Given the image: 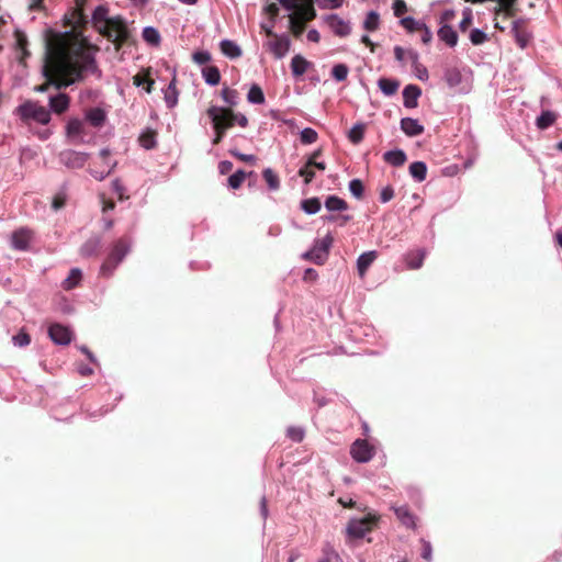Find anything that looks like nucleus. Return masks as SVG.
Returning <instances> with one entry per match:
<instances>
[{"label": "nucleus", "instance_id": "f257e3e1", "mask_svg": "<svg viewBox=\"0 0 562 562\" xmlns=\"http://www.w3.org/2000/svg\"><path fill=\"white\" fill-rule=\"evenodd\" d=\"M88 0H75V7L65 15L67 32L49 30L46 36L45 72L61 78L60 85L70 86L83 81L88 76L101 78L95 54L99 47L89 42L82 30L88 24L83 9Z\"/></svg>", "mask_w": 562, "mask_h": 562}, {"label": "nucleus", "instance_id": "f03ea898", "mask_svg": "<svg viewBox=\"0 0 562 562\" xmlns=\"http://www.w3.org/2000/svg\"><path fill=\"white\" fill-rule=\"evenodd\" d=\"M108 13L109 9L105 5H98L92 13V24L101 35L113 42L115 49L119 50L130 44L131 32L122 16L109 18Z\"/></svg>", "mask_w": 562, "mask_h": 562}, {"label": "nucleus", "instance_id": "7ed1b4c3", "mask_svg": "<svg viewBox=\"0 0 562 562\" xmlns=\"http://www.w3.org/2000/svg\"><path fill=\"white\" fill-rule=\"evenodd\" d=\"M131 240L127 237L119 238L112 246L108 257L100 268V274L109 278L112 276L116 267L122 262L124 257L130 251Z\"/></svg>", "mask_w": 562, "mask_h": 562}, {"label": "nucleus", "instance_id": "20e7f679", "mask_svg": "<svg viewBox=\"0 0 562 562\" xmlns=\"http://www.w3.org/2000/svg\"><path fill=\"white\" fill-rule=\"evenodd\" d=\"M16 115L26 124L35 121L40 124L46 125L50 121V112L43 105L33 101H26L15 109Z\"/></svg>", "mask_w": 562, "mask_h": 562}, {"label": "nucleus", "instance_id": "39448f33", "mask_svg": "<svg viewBox=\"0 0 562 562\" xmlns=\"http://www.w3.org/2000/svg\"><path fill=\"white\" fill-rule=\"evenodd\" d=\"M379 517L369 514L361 519H351L346 528L347 537L350 541L363 538L368 532H371L376 526Z\"/></svg>", "mask_w": 562, "mask_h": 562}, {"label": "nucleus", "instance_id": "423d86ee", "mask_svg": "<svg viewBox=\"0 0 562 562\" xmlns=\"http://www.w3.org/2000/svg\"><path fill=\"white\" fill-rule=\"evenodd\" d=\"M207 115L212 120L213 125L218 123L223 131H227L235 125L236 113L231 108H220L212 105L207 109Z\"/></svg>", "mask_w": 562, "mask_h": 562}, {"label": "nucleus", "instance_id": "0eeeda50", "mask_svg": "<svg viewBox=\"0 0 562 562\" xmlns=\"http://www.w3.org/2000/svg\"><path fill=\"white\" fill-rule=\"evenodd\" d=\"M350 454L355 461L366 463L374 457L375 448L366 439H357L350 447Z\"/></svg>", "mask_w": 562, "mask_h": 562}, {"label": "nucleus", "instance_id": "6e6552de", "mask_svg": "<svg viewBox=\"0 0 562 562\" xmlns=\"http://www.w3.org/2000/svg\"><path fill=\"white\" fill-rule=\"evenodd\" d=\"M89 159L86 153L66 149L59 153V161L69 169L82 168Z\"/></svg>", "mask_w": 562, "mask_h": 562}, {"label": "nucleus", "instance_id": "1a4fd4ad", "mask_svg": "<svg viewBox=\"0 0 562 562\" xmlns=\"http://www.w3.org/2000/svg\"><path fill=\"white\" fill-rule=\"evenodd\" d=\"M50 339L58 345H69L71 341V330L61 324H52L48 328Z\"/></svg>", "mask_w": 562, "mask_h": 562}, {"label": "nucleus", "instance_id": "9d476101", "mask_svg": "<svg viewBox=\"0 0 562 562\" xmlns=\"http://www.w3.org/2000/svg\"><path fill=\"white\" fill-rule=\"evenodd\" d=\"M270 52L276 58L280 59L285 56L290 49V40L284 36L273 35V40L268 43Z\"/></svg>", "mask_w": 562, "mask_h": 562}, {"label": "nucleus", "instance_id": "9b49d317", "mask_svg": "<svg viewBox=\"0 0 562 562\" xmlns=\"http://www.w3.org/2000/svg\"><path fill=\"white\" fill-rule=\"evenodd\" d=\"M329 29L338 36L344 37L350 33L349 24L340 19L337 14H330L326 18Z\"/></svg>", "mask_w": 562, "mask_h": 562}, {"label": "nucleus", "instance_id": "f8f14e48", "mask_svg": "<svg viewBox=\"0 0 562 562\" xmlns=\"http://www.w3.org/2000/svg\"><path fill=\"white\" fill-rule=\"evenodd\" d=\"M102 248V238L100 236H92L87 239L80 248V254L83 257L98 256Z\"/></svg>", "mask_w": 562, "mask_h": 562}, {"label": "nucleus", "instance_id": "ddd939ff", "mask_svg": "<svg viewBox=\"0 0 562 562\" xmlns=\"http://www.w3.org/2000/svg\"><path fill=\"white\" fill-rule=\"evenodd\" d=\"M32 239V232L20 228L12 234V245L15 249L25 250Z\"/></svg>", "mask_w": 562, "mask_h": 562}, {"label": "nucleus", "instance_id": "4468645a", "mask_svg": "<svg viewBox=\"0 0 562 562\" xmlns=\"http://www.w3.org/2000/svg\"><path fill=\"white\" fill-rule=\"evenodd\" d=\"M422 94L418 86L408 85L403 90L404 105L408 109H414L418 105L417 100Z\"/></svg>", "mask_w": 562, "mask_h": 562}, {"label": "nucleus", "instance_id": "2eb2a0df", "mask_svg": "<svg viewBox=\"0 0 562 562\" xmlns=\"http://www.w3.org/2000/svg\"><path fill=\"white\" fill-rule=\"evenodd\" d=\"M512 31L514 33L516 43L519 45L520 48H525L528 45L531 35L524 26V22L515 21Z\"/></svg>", "mask_w": 562, "mask_h": 562}, {"label": "nucleus", "instance_id": "dca6fc26", "mask_svg": "<svg viewBox=\"0 0 562 562\" xmlns=\"http://www.w3.org/2000/svg\"><path fill=\"white\" fill-rule=\"evenodd\" d=\"M394 513L397 519L407 528L414 529L416 527V517L409 510L408 506L403 505L394 507Z\"/></svg>", "mask_w": 562, "mask_h": 562}, {"label": "nucleus", "instance_id": "f3484780", "mask_svg": "<svg viewBox=\"0 0 562 562\" xmlns=\"http://www.w3.org/2000/svg\"><path fill=\"white\" fill-rule=\"evenodd\" d=\"M402 131L409 137L418 136L424 133V126L412 117H404L401 120Z\"/></svg>", "mask_w": 562, "mask_h": 562}, {"label": "nucleus", "instance_id": "a211bd4d", "mask_svg": "<svg viewBox=\"0 0 562 562\" xmlns=\"http://www.w3.org/2000/svg\"><path fill=\"white\" fill-rule=\"evenodd\" d=\"M378 258V252L375 250L363 252L359 256L357 260V269L358 273L361 278H363L369 269V267L373 263V261Z\"/></svg>", "mask_w": 562, "mask_h": 562}, {"label": "nucleus", "instance_id": "6ab92c4d", "mask_svg": "<svg viewBox=\"0 0 562 562\" xmlns=\"http://www.w3.org/2000/svg\"><path fill=\"white\" fill-rule=\"evenodd\" d=\"M69 103L70 98L66 93H59L49 98V106L57 114L66 112L69 108Z\"/></svg>", "mask_w": 562, "mask_h": 562}, {"label": "nucleus", "instance_id": "aec40b11", "mask_svg": "<svg viewBox=\"0 0 562 562\" xmlns=\"http://www.w3.org/2000/svg\"><path fill=\"white\" fill-rule=\"evenodd\" d=\"M110 156V150L109 149H102L100 151V157L104 160V164L106 165L108 169H102V170H94V169H91L90 170V173L91 176L99 180V181H102L103 179H105L111 172L112 170L114 169V167L116 166V162H113L112 165L108 161V158Z\"/></svg>", "mask_w": 562, "mask_h": 562}, {"label": "nucleus", "instance_id": "412c9836", "mask_svg": "<svg viewBox=\"0 0 562 562\" xmlns=\"http://www.w3.org/2000/svg\"><path fill=\"white\" fill-rule=\"evenodd\" d=\"M426 252L423 249L412 250L406 254L405 261L408 269L415 270L423 266Z\"/></svg>", "mask_w": 562, "mask_h": 562}, {"label": "nucleus", "instance_id": "4be33fe9", "mask_svg": "<svg viewBox=\"0 0 562 562\" xmlns=\"http://www.w3.org/2000/svg\"><path fill=\"white\" fill-rule=\"evenodd\" d=\"M438 37L450 47H453L458 43L457 32L447 24H443L438 31Z\"/></svg>", "mask_w": 562, "mask_h": 562}, {"label": "nucleus", "instance_id": "5701e85b", "mask_svg": "<svg viewBox=\"0 0 562 562\" xmlns=\"http://www.w3.org/2000/svg\"><path fill=\"white\" fill-rule=\"evenodd\" d=\"M311 63L307 61L303 56L295 55L293 56L291 60V70L294 77H301L303 76L307 68L310 67Z\"/></svg>", "mask_w": 562, "mask_h": 562}, {"label": "nucleus", "instance_id": "b1692460", "mask_svg": "<svg viewBox=\"0 0 562 562\" xmlns=\"http://www.w3.org/2000/svg\"><path fill=\"white\" fill-rule=\"evenodd\" d=\"M383 159L385 162L400 167L403 166L406 161V155L403 150L396 149V150H389L384 153Z\"/></svg>", "mask_w": 562, "mask_h": 562}, {"label": "nucleus", "instance_id": "393cba45", "mask_svg": "<svg viewBox=\"0 0 562 562\" xmlns=\"http://www.w3.org/2000/svg\"><path fill=\"white\" fill-rule=\"evenodd\" d=\"M221 52L229 58H238L241 56V49L239 46L229 40H223L220 44Z\"/></svg>", "mask_w": 562, "mask_h": 562}, {"label": "nucleus", "instance_id": "a878e982", "mask_svg": "<svg viewBox=\"0 0 562 562\" xmlns=\"http://www.w3.org/2000/svg\"><path fill=\"white\" fill-rule=\"evenodd\" d=\"M325 207L330 212L346 211L348 203L337 195H329L325 201Z\"/></svg>", "mask_w": 562, "mask_h": 562}, {"label": "nucleus", "instance_id": "bb28decb", "mask_svg": "<svg viewBox=\"0 0 562 562\" xmlns=\"http://www.w3.org/2000/svg\"><path fill=\"white\" fill-rule=\"evenodd\" d=\"M292 16H300L303 22H310L315 19L316 12L312 3L296 7V12Z\"/></svg>", "mask_w": 562, "mask_h": 562}, {"label": "nucleus", "instance_id": "cd10ccee", "mask_svg": "<svg viewBox=\"0 0 562 562\" xmlns=\"http://www.w3.org/2000/svg\"><path fill=\"white\" fill-rule=\"evenodd\" d=\"M202 76L204 80L211 86H216L221 81V74L216 66H207L203 68Z\"/></svg>", "mask_w": 562, "mask_h": 562}, {"label": "nucleus", "instance_id": "c85d7f7f", "mask_svg": "<svg viewBox=\"0 0 562 562\" xmlns=\"http://www.w3.org/2000/svg\"><path fill=\"white\" fill-rule=\"evenodd\" d=\"M66 130L69 137L82 136L85 134V122L79 119H71Z\"/></svg>", "mask_w": 562, "mask_h": 562}, {"label": "nucleus", "instance_id": "c756f323", "mask_svg": "<svg viewBox=\"0 0 562 562\" xmlns=\"http://www.w3.org/2000/svg\"><path fill=\"white\" fill-rule=\"evenodd\" d=\"M157 133L154 130H147L140 134L138 142L145 149H153L157 146Z\"/></svg>", "mask_w": 562, "mask_h": 562}, {"label": "nucleus", "instance_id": "7c9ffc66", "mask_svg": "<svg viewBox=\"0 0 562 562\" xmlns=\"http://www.w3.org/2000/svg\"><path fill=\"white\" fill-rule=\"evenodd\" d=\"M409 173L418 182L424 181L426 179V175H427L426 164L423 161H415V162L411 164Z\"/></svg>", "mask_w": 562, "mask_h": 562}, {"label": "nucleus", "instance_id": "2f4dec72", "mask_svg": "<svg viewBox=\"0 0 562 562\" xmlns=\"http://www.w3.org/2000/svg\"><path fill=\"white\" fill-rule=\"evenodd\" d=\"M379 88L385 95H393L397 92L400 82L397 80L381 78L378 81Z\"/></svg>", "mask_w": 562, "mask_h": 562}, {"label": "nucleus", "instance_id": "473e14b6", "mask_svg": "<svg viewBox=\"0 0 562 562\" xmlns=\"http://www.w3.org/2000/svg\"><path fill=\"white\" fill-rule=\"evenodd\" d=\"M557 120V114L552 111H543L540 116L537 117L536 125L539 130H546L550 127Z\"/></svg>", "mask_w": 562, "mask_h": 562}, {"label": "nucleus", "instance_id": "72a5a7b5", "mask_svg": "<svg viewBox=\"0 0 562 562\" xmlns=\"http://www.w3.org/2000/svg\"><path fill=\"white\" fill-rule=\"evenodd\" d=\"M87 120L94 127H100L105 121V113L99 108L91 109L87 114Z\"/></svg>", "mask_w": 562, "mask_h": 562}, {"label": "nucleus", "instance_id": "f704fd0d", "mask_svg": "<svg viewBox=\"0 0 562 562\" xmlns=\"http://www.w3.org/2000/svg\"><path fill=\"white\" fill-rule=\"evenodd\" d=\"M82 273L81 270L78 268H74L70 270L69 276L64 281L63 286L65 290H71L76 288L79 282L81 281Z\"/></svg>", "mask_w": 562, "mask_h": 562}, {"label": "nucleus", "instance_id": "c9c22d12", "mask_svg": "<svg viewBox=\"0 0 562 562\" xmlns=\"http://www.w3.org/2000/svg\"><path fill=\"white\" fill-rule=\"evenodd\" d=\"M303 258L306 260H311L316 265H323L326 261L327 256L319 250V246H314L311 250L306 251L303 255Z\"/></svg>", "mask_w": 562, "mask_h": 562}, {"label": "nucleus", "instance_id": "e433bc0d", "mask_svg": "<svg viewBox=\"0 0 562 562\" xmlns=\"http://www.w3.org/2000/svg\"><path fill=\"white\" fill-rule=\"evenodd\" d=\"M262 177L267 182L270 190H278L280 188V179L278 175L270 168H267L262 171Z\"/></svg>", "mask_w": 562, "mask_h": 562}, {"label": "nucleus", "instance_id": "4c0bfd02", "mask_svg": "<svg viewBox=\"0 0 562 562\" xmlns=\"http://www.w3.org/2000/svg\"><path fill=\"white\" fill-rule=\"evenodd\" d=\"M247 100L254 104H262L265 102V94L258 85H252L248 91Z\"/></svg>", "mask_w": 562, "mask_h": 562}, {"label": "nucleus", "instance_id": "58836bf2", "mask_svg": "<svg viewBox=\"0 0 562 562\" xmlns=\"http://www.w3.org/2000/svg\"><path fill=\"white\" fill-rule=\"evenodd\" d=\"M301 207L307 214H316L321 210L322 203L318 198H311L303 200L301 203Z\"/></svg>", "mask_w": 562, "mask_h": 562}, {"label": "nucleus", "instance_id": "ea45409f", "mask_svg": "<svg viewBox=\"0 0 562 562\" xmlns=\"http://www.w3.org/2000/svg\"><path fill=\"white\" fill-rule=\"evenodd\" d=\"M366 125L362 123L356 124L348 133V138L352 144H359L364 136Z\"/></svg>", "mask_w": 562, "mask_h": 562}, {"label": "nucleus", "instance_id": "a19ab883", "mask_svg": "<svg viewBox=\"0 0 562 562\" xmlns=\"http://www.w3.org/2000/svg\"><path fill=\"white\" fill-rule=\"evenodd\" d=\"M143 38L148 44H151L154 46L159 45L160 43V34L159 32L151 26H147L143 30Z\"/></svg>", "mask_w": 562, "mask_h": 562}, {"label": "nucleus", "instance_id": "79ce46f5", "mask_svg": "<svg viewBox=\"0 0 562 562\" xmlns=\"http://www.w3.org/2000/svg\"><path fill=\"white\" fill-rule=\"evenodd\" d=\"M246 176L247 175L244 170H237L232 176H229V178L227 180L228 187L234 190L239 189L241 187L243 182L245 181Z\"/></svg>", "mask_w": 562, "mask_h": 562}, {"label": "nucleus", "instance_id": "37998d69", "mask_svg": "<svg viewBox=\"0 0 562 562\" xmlns=\"http://www.w3.org/2000/svg\"><path fill=\"white\" fill-rule=\"evenodd\" d=\"M133 81L137 87L146 85L145 90L148 93L151 92L153 86L155 83V81L149 78L148 74H137L134 76Z\"/></svg>", "mask_w": 562, "mask_h": 562}, {"label": "nucleus", "instance_id": "c03bdc74", "mask_svg": "<svg viewBox=\"0 0 562 562\" xmlns=\"http://www.w3.org/2000/svg\"><path fill=\"white\" fill-rule=\"evenodd\" d=\"M300 139L302 144L310 145L318 139V134L315 130L306 127L301 132Z\"/></svg>", "mask_w": 562, "mask_h": 562}, {"label": "nucleus", "instance_id": "a18cd8bd", "mask_svg": "<svg viewBox=\"0 0 562 562\" xmlns=\"http://www.w3.org/2000/svg\"><path fill=\"white\" fill-rule=\"evenodd\" d=\"M379 14L375 12V11H370L368 14H367V18L364 20V23H363V27L367 30V31H375L378 30L379 27Z\"/></svg>", "mask_w": 562, "mask_h": 562}, {"label": "nucleus", "instance_id": "49530a36", "mask_svg": "<svg viewBox=\"0 0 562 562\" xmlns=\"http://www.w3.org/2000/svg\"><path fill=\"white\" fill-rule=\"evenodd\" d=\"M401 24L403 27H405L408 32L414 31H422V27H425V23L416 21L412 16L403 18L401 20Z\"/></svg>", "mask_w": 562, "mask_h": 562}, {"label": "nucleus", "instance_id": "de8ad7c7", "mask_svg": "<svg viewBox=\"0 0 562 562\" xmlns=\"http://www.w3.org/2000/svg\"><path fill=\"white\" fill-rule=\"evenodd\" d=\"M290 27L292 34L299 37L305 30V22L300 16H290Z\"/></svg>", "mask_w": 562, "mask_h": 562}, {"label": "nucleus", "instance_id": "09e8293b", "mask_svg": "<svg viewBox=\"0 0 562 562\" xmlns=\"http://www.w3.org/2000/svg\"><path fill=\"white\" fill-rule=\"evenodd\" d=\"M15 43L16 47L22 50L23 56H29L30 53L27 52V37L24 32L16 30L14 32Z\"/></svg>", "mask_w": 562, "mask_h": 562}, {"label": "nucleus", "instance_id": "8fccbe9b", "mask_svg": "<svg viewBox=\"0 0 562 562\" xmlns=\"http://www.w3.org/2000/svg\"><path fill=\"white\" fill-rule=\"evenodd\" d=\"M349 68L345 64H337L331 69V75L337 81H344L347 79Z\"/></svg>", "mask_w": 562, "mask_h": 562}, {"label": "nucleus", "instance_id": "3c124183", "mask_svg": "<svg viewBox=\"0 0 562 562\" xmlns=\"http://www.w3.org/2000/svg\"><path fill=\"white\" fill-rule=\"evenodd\" d=\"M222 98L229 106H235L237 105L238 92L229 88H224L222 90Z\"/></svg>", "mask_w": 562, "mask_h": 562}, {"label": "nucleus", "instance_id": "603ef678", "mask_svg": "<svg viewBox=\"0 0 562 562\" xmlns=\"http://www.w3.org/2000/svg\"><path fill=\"white\" fill-rule=\"evenodd\" d=\"M349 190L357 199H362L364 187L360 179H353L349 183Z\"/></svg>", "mask_w": 562, "mask_h": 562}, {"label": "nucleus", "instance_id": "864d4df0", "mask_svg": "<svg viewBox=\"0 0 562 562\" xmlns=\"http://www.w3.org/2000/svg\"><path fill=\"white\" fill-rule=\"evenodd\" d=\"M12 340L15 346L25 347L30 345L31 337L24 329H21L16 335L12 337Z\"/></svg>", "mask_w": 562, "mask_h": 562}, {"label": "nucleus", "instance_id": "5fc2aeb1", "mask_svg": "<svg viewBox=\"0 0 562 562\" xmlns=\"http://www.w3.org/2000/svg\"><path fill=\"white\" fill-rule=\"evenodd\" d=\"M487 40V35L479 30V29H473L471 32H470V41L473 45H481L483 44L485 41Z\"/></svg>", "mask_w": 562, "mask_h": 562}, {"label": "nucleus", "instance_id": "6e6d98bb", "mask_svg": "<svg viewBox=\"0 0 562 562\" xmlns=\"http://www.w3.org/2000/svg\"><path fill=\"white\" fill-rule=\"evenodd\" d=\"M334 238L331 235H326L323 239L317 240L314 246H319V250L328 257L329 249L333 245Z\"/></svg>", "mask_w": 562, "mask_h": 562}, {"label": "nucleus", "instance_id": "4d7b16f0", "mask_svg": "<svg viewBox=\"0 0 562 562\" xmlns=\"http://www.w3.org/2000/svg\"><path fill=\"white\" fill-rule=\"evenodd\" d=\"M44 66H46V59L44 60ZM43 72H44V76L46 77L48 82L40 86L37 88L38 91H42V92L45 91L49 83H54L57 88L65 87L64 85H60L61 78H58V77H55V76L54 77L52 76V77L48 78L46 76V72H45V67H43Z\"/></svg>", "mask_w": 562, "mask_h": 562}, {"label": "nucleus", "instance_id": "13d9d810", "mask_svg": "<svg viewBox=\"0 0 562 562\" xmlns=\"http://www.w3.org/2000/svg\"><path fill=\"white\" fill-rule=\"evenodd\" d=\"M288 437L295 441L301 442L304 438V430L300 427H289L286 431Z\"/></svg>", "mask_w": 562, "mask_h": 562}, {"label": "nucleus", "instance_id": "bf43d9fd", "mask_svg": "<svg viewBox=\"0 0 562 562\" xmlns=\"http://www.w3.org/2000/svg\"><path fill=\"white\" fill-rule=\"evenodd\" d=\"M192 59L199 65H204L211 60V54L209 52H195L192 55Z\"/></svg>", "mask_w": 562, "mask_h": 562}, {"label": "nucleus", "instance_id": "052dcab7", "mask_svg": "<svg viewBox=\"0 0 562 562\" xmlns=\"http://www.w3.org/2000/svg\"><path fill=\"white\" fill-rule=\"evenodd\" d=\"M299 176L304 178V182L306 184L311 183L315 177V172H314V169L313 168H308L307 167H302L300 170H299Z\"/></svg>", "mask_w": 562, "mask_h": 562}, {"label": "nucleus", "instance_id": "680f3d73", "mask_svg": "<svg viewBox=\"0 0 562 562\" xmlns=\"http://www.w3.org/2000/svg\"><path fill=\"white\" fill-rule=\"evenodd\" d=\"M394 15L400 18L404 15L407 11V5L404 0H395L393 4Z\"/></svg>", "mask_w": 562, "mask_h": 562}, {"label": "nucleus", "instance_id": "e2e57ef3", "mask_svg": "<svg viewBox=\"0 0 562 562\" xmlns=\"http://www.w3.org/2000/svg\"><path fill=\"white\" fill-rule=\"evenodd\" d=\"M231 155L239 159L240 161L248 162V164H255L257 160V157L255 155H246L241 154L237 150H231Z\"/></svg>", "mask_w": 562, "mask_h": 562}, {"label": "nucleus", "instance_id": "0e129e2a", "mask_svg": "<svg viewBox=\"0 0 562 562\" xmlns=\"http://www.w3.org/2000/svg\"><path fill=\"white\" fill-rule=\"evenodd\" d=\"M394 198V190L392 187H385L380 194V200L383 203L391 201Z\"/></svg>", "mask_w": 562, "mask_h": 562}, {"label": "nucleus", "instance_id": "69168bd1", "mask_svg": "<svg viewBox=\"0 0 562 562\" xmlns=\"http://www.w3.org/2000/svg\"><path fill=\"white\" fill-rule=\"evenodd\" d=\"M422 546H423V548H422V557H423L424 560L429 562L431 560V551H432L431 550V546L426 540H422Z\"/></svg>", "mask_w": 562, "mask_h": 562}, {"label": "nucleus", "instance_id": "338daca9", "mask_svg": "<svg viewBox=\"0 0 562 562\" xmlns=\"http://www.w3.org/2000/svg\"><path fill=\"white\" fill-rule=\"evenodd\" d=\"M66 204V196L64 194H56L53 199L52 206L54 210H59Z\"/></svg>", "mask_w": 562, "mask_h": 562}, {"label": "nucleus", "instance_id": "774afa93", "mask_svg": "<svg viewBox=\"0 0 562 562\" xmlns=\"http://www.w3.org/2000/svg\"><path fill=\"white\" fill-rule=\"evenodd\" d=\"M472 24V15H471V12H465L463 14V19L461 20L460 22V30L462 32L467 31L469 29V26Z\"/></svg>", "mask_w": 562, "mask_h": 562}]
</instances>
